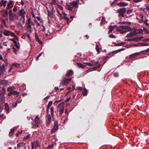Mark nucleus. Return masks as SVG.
I'll return each mask as SVG.
<instances>
[{
	"instance_id": "nucleus-20",
	"label": "nucleus",
	"mask_w": 149,
	"mask_h": 149,
	"mask_svg": "<svg viewBox=\"0 0 149 149\" xmlns=\"http://www.w3.org/2000/svg\"><path fill=\"white\" fill-rule=\"evenodd\" d=\"M139 53H135L132 54L130 55V58H134L136 56H137L139 54Z\"/></svg>"
},
{
	"instance_id": "nucleus-16",
	"label": "nucleus",
	"mask_w": 149,
	"mask_h": 149,
	"mask_svg": "<svg viewBox=\"0 0 149 149\" xmlns=\"http://www.w3.org/2000/svg\"><path fill=\"white\" fill-rule=\"evenodd\" d=\"M143 30L142 29H138L134 31L135 34L141 33L142 32Z\"/></svg>"
},
{
	"instance_id": "nucleus-8",
	"label": "nucleus",
	"mask_w": 149,
	"mask_h": 149,
	"mask_svg": "<svg viewBox=\"0 0 149 149\" xmlns=\"http://www.w3.org/2000/svg\"><path fill=\"white\" fill-rule=\"evenodd\" d=\"M18 149L19 148H23L25 147V149L26 148V147L25 145V143H20L18 144L17 146Z\"/></svg>"
},
{
	"instance_id": "nucleus-42",
	"label": "nucleus",
	"mask_w": 149,
	"mask_h": 149,
	"mask_svg": "<svg viewBox=\"0 0 149 149\" xmlns=\"http://www.w3.org/2000/svg\"><path fill=\"white\" fill-rule=\"evenodd\" d=\"M36 41L39 42L40 45H42V42L41 40L39 39V38L37 39L36 40Z\"/></svg>"
},
{
	"instance_id": "nucleus-15",
	"label": "nucleus",
	"mask_w": 149,
	"mask_h": 149,
	"mask_svg": "<svg viewBox=\"0 0 149 149\" xmlns=\"http://www.w3.org/2000/svg\"><path fill=\"white\" fill-rule=\"evenodd\" d=\"M107 22L106 21L105 17H103L101 21L100 22V24L101 25H103L106 24Z\"/></svg>"
},
{
	"instance_id": "nucleus-17",
	"label": "nucleus",
	"mask_w": 149,
	"mask_h": 149,
	"mask_svg": "<svg viewBox=\"0 0 149 149\" xmlns=\"http://www.w3.org/2000/svg\"><path fill=\"white\" fill-rule=\"evenodd\" d=\"M7 1H4V0H2L0 3V5L1 6H3L4 7L6 6V3L7 2Z\"/></svg>"
},
{
	"instance_id": "nucleus-53",
	"label": "nucleus",
	"mask_w": 149,
	"mask_h": 149,
	"mask_svg": "<svg viewBox=\"0 0 149 149\" xmlns=\"http://www.w3.org/2000/svg\"><path fill=\"white\" fill-rule=\"evenodd\" d=\"M109 37L112 38H116V37L115 36L113 35L112 34H110L109 35Z\"/></svg>"
},
{
	"instance_id": "nucleus-27",
	"label": "nucleus",
	"mask_w": 149,
	"mask_h": 149,
	"mask_svg": "<svg viewBox=\"0 0 149 149\" xmlns=\"http://www.w3.org/2000/svg\"><path fill=\"white\" fill-rule=\"evenodd\" d=\"M65 104V102H63L59 104L58 106V108H60V107H64V105Z\"/></svg>"
},
{
	"instance_id": "nucleus-36",
	"label": "nucleus",
	"mask_w": 149,
	"mask_h": 149,
	"mask_svg": "<svg viewBox=\"0 0 149 149\" xmlns=\"http://www.w3.org/2000/svg\"><path fill=\"white\" fill-rule=\"evenodd\" d=\"M52 103L53 102L52 101H50L48 104L47 107V108L49 109V107L52 105Z\"/></svg>"
},
{
	"instance_id": "nucleus-52",
	"label": "nucleus",
	"mask_w": 149,
	"mask_h": 149,
	"mask_svg": "<svg viewBox=\"0 0 149 149\" xmlns=\"http://www.w3.org/2000/svg\"><path fill=\"white\" fill-rule=\"evenodd\" d=\"M141 45L142 46H148V44L146 43H141Z\"/></svg>"
},
{
	"instance_id": "nucleus-55",
	"label": "nucleus",
	"mask_w": 149,
	"mask_h": 149,
	"mask_svg": "<svg viewBox=\"0 0 149 149\" xmlns=\"http://www.w3.org/2000/svg\"><path fill=\"white\" fill-rule=\"evenodd\" d=\"M133 45V46H134L135 47H137V46H141V43L140 44L139 43H138L137 44H134Z\"/></svg>"
},
{
	"instance_id": "nucleus-60",
	"label": "nucleus",
	"mask_w": 149,
	"mask_h": 149,
	"mask_svg": "<svg viewBox=\"0 0 149 149\" xmlns=\"http://www.w3.org/2000/svg\"><path fill=\"white\" fill-rule=\"evenodd\" d=\"M71 97H70L68 99H66L65 101V102H68L71 99Z\"/></svg>"
},
{
	"instance_id": "nucleus-6",
	"label": "nucleus",
	"mask_w": 149,
	"mask_h": 149,
	"mask_svg": "<svg viewBox=\"0 0 149 149\" xmlns=\"http://www.w3.org/2000/svg\"><path fill=\"white\" fill-rule=\"evenodd\" d=\"M16 95V97L18 96L19 95V92L15 91L14 90L13 91L11 92H10L8 94V95L9 96H10L11 95Z\"/></svg>"
},
{
	"instance_id": "nucleus-51",
	"label": "nucleus",
	"mask_w": 149,
	"mask_h": 149,
	"mask_svg": "<svg viewBox=\"0 0 149 149\" xmlns=\"http://www.w3.org/2000/svg\"><path fill=\"white\" fill-rule=\"evenodd\" d=\"M13 65L16 67L18 68L19 66V65L18 63H14L13 64Z\"/></svg>"
},
{
	"instance_id": "nucleus-56",
	"label": "nucleus",
	"mask_w": 149,
	"mask_h": 149,
	"mask_svg": "<svg viewBox=\"0 0 149 149\" xmlns=\"http://www.w3.org/2000/svg\"><path fill=\"white\" fill-rule=\"evenodd\" d=\"M0 67L2 68H3V70H4V71H5V70H6L5 66L4 64H3L2 65V66L1 67Z\"/></svg>"
},
{
	"instance_id": "nucleus-35",
	"label": "nucleus",
	"mask_w": 149,
	"mask_h": 149,
	"mask_svg": "<svg viewBox=\"0 0 149 149\" xmlns=\"http://www.w3.org/2000/svg\"><path fill=\"white\" fill-rule=\"evenodd\" d=\"M101 66V64H99L97 65L96 66L92 68L93 70H97V68H100Z\"/></svg>"
},
{
	"instance_id": "nucleus-59",
	"label": "nucleus",
	"mask_w": 149,
	"mask_h": 149,
	"mask_svg": "<svg viewBox=\"0 0 149 149\" xmlns=\"http://www.w3.org/2000/svg\"><path fill=\"white\" fill-rule=\"evenodd\" d=\"M2 89L3 91L4 92V93H5L6 91L5 87L4 86H3L2 87Z\"/></svg>"
},
{
	"instance_id": "nucleus-4",
	"label": "nucleus",
	"mask_w": 149,
	"mask_h": 149,
	"mask_svg": "<svg viewBox=\"0 0 149 149\" xmlns=\"http://www.w3.org/2000/svg\"><path fill=\"white\" fill-rule=\"evenodd\" d=\"M72 78H69L66 79L64 78L63 79L61 83V84L63 85H66L71 81Z\"/></svg>"
},
{
	"instance_id": "nucleus-54",
	"label": "nucleus",
	"mask_w": 149,
	"mask_h": 149,
	"mask_svg": "<svg viewBox=\"0 0 149 149\" xmlns=\"http://www.w3.org/2000/svg\"><path fill=\"white\" fill-rule=\"evenodd\" d=\"M113 75L116 77H118V73L117 72H115L113 74Z\"/></svg>"
},
{
	"instance_id": "nucleus-37",
	"label": "nucleus",
	"mask_w": 149,
	"mask_h": 149,
	"mask_svg": "<svg viewBox=\"0 0 149 149\" xmlns=\"http://www.w3.org/2000/svg\"><path fill=\"white\" fill-rule=\"evenodd\" d=\"M1 81V83H0V84H5V85H6L8 83V81L5 80Z\"/></svg>"
},
{
	"instance_id": "nucleus-25",
	"label": "nucleus",
	"mask_w": 149,
	"mask_h": 149,
	"mask_svg": "<svg viewBox=\"0 0 149 149\" xmlns=\"http://www.w3.org/2000/svg\"><path fill=\"white\" fill-rule=\"evenodd\" d=\"M15 131V128H12L11 129L10 131L9 132V135L10 136H12L13 135Z\"/></svg>"
},
{
	"instance_id": "nucleus-31",
	"label": "nucleus",
	"mask_w": 149,
	"mask_h": 149,
	"mask_svg": "<svg viewBox=\"0 0 149 149\" xmlns=\"http://www.w3.org/2000/svg\"><path fill=\"white\" fill-rule=\"evenodd\" d=\"M32 143L33 144V145L34 146H36L37 147H38L40 146L39 142L37 141L32 142Z\"/></svg>"
},
{
	"instance_id": "nucleus-12",
	"label": "nucleus",
	"mask_w": 149,
	"mask_h": 149,
	"mask_svg": "<svg viewBox=\"0 0 149 149\" xmlns=\"http://www.w3.org/2000/svg\"><path fill=\"white\" fill-rule=\"evenodd\" d=\"M67 5L68 6V8H67V9L68 10L72 11V9L74 8V6L71 3H70V5H68V3H66Z\"/></svg>"
},
{
	"instance_id": "nucleus-40",
	"label": "nucleus",
	"mask_w": 149,
	"mask_h": 149,
	"mask_svg": "<svg viewBox=\"0 0 149 149\" xmlns=\"http://www.w3.org/2000/svg\"><path fill=\"white\" fill-rule=\"evenodd\" d=\"M24 35L25 36H27L29 38H30V36L27 33H24Z\"/></svg>"
},
{
	"instance_id": "nucleus-2",
	"label": "nucleus",
	"mask_w": 149,
	"mask_h": 149,
	"mask_svg": "<svg viewBox=\"0 0 149 149\" xmlns=\"http://www.w3.org/2000/svg\"><path fill=\"white\" fill-rule=\"evenodd\" d=\"M126 9L125 8H119L118 10V12L119 13L118 16L120 17L122 16L123 17H125V14L126 12Z\"/></svg>"
},
{
	"instance_id": "nucleus-28",
	"label": "nucleus",
	"mask_w": 149,
	"mask_h": 149,
	"mask_svg": "<svg viewBox=\"0 0 149 149\" xmlns=\"http://www.w3.org/2000/svg\"><path fill=\"white\" fill-rule=\"evenodd\" d=\"M10 35L11 36H13L15 37V39H18L17 36L14 33L12 32L11 31H10Z\"/></svg>"
},
{
	"instance_id": "nucleus-13",
	"label": "nucleus",
	"mask_w": 149,
	"mask_h": 149,
	"mask_svg": "<svg viewBox=\"0 0 149 149\" xmlns=\"http://www.w3.org/2000/svg\"><path fill=\"white\" fill-rule=\"evenodd\" d=\"M13 3V1L10 0V1L9 3L7 5V7H6V9L7 10H8L9 9H11L12 8L13 6V5H12L11 4Z\"/></svg>"
},
{
	"instance_id": "nucleus-23",
	"label": "nucleus",
	"mask_w": 149,
	"mask_h": 149,
	"mask_svg": "<svg viewBox=\"0 0 149 149\" xmlns=\"http://www.w3.org/2000/svg\"><path fill=\"white\" fill-rule=\"evenodd\" d=\"M54 107H52L51 108V114L52 116V118H54Z\"/></svg>"
},
{
	"instance_id": "nucleus-30",
	"label": "nucleus",
	"mask_w": 149,
	"mask_h": 149,
	"mask_svg": "<svg viewBox=\"0 0 149 149\" xmlns=\"http://www.w3.org/2000/svg\"><path fill=\"white\" fill-rule=\"evenodd\" d=\"M87 90L86 88H85L83 90V94L84 95H87Z\"/></svg>"
},
{
	"instance_id": "nucleus-46",
	"label": "nucleus",
	"mask_w": 149,
	"mask_h": 149,
	"mask_svg": "<svg viewBox=\"0 0 149 149\" xmlns=\"http://www.w3.org/2000/svg\"><path fill=\"white\" fill-rule=\"evenodd\" d=\"M58 130V129H56L54 127V128H53L51 130V133L52 134L54 133L55 132L56 130Z\"/></svg>"
},
{
	"instance_id": "nucleus-26",
	"label": "nucleus",
	"mask_w": 149,
	"mask_h": 149,
	"mask_svg": "<svg viewBox=\"0 0 149 149\" xmlns=\"http://www.w3.org/2000/svg\"><path fill=\"white\" fill-rule=\"evenodd\" d=\"M15 88L13 87L10 86L8 87L7 89V91L9 92H11L13 91L14 90Z\"/></svg>"
},
{
	"instance_id": "nucleus-32",
	"label": "nucleus",
	"mask_w": 149,
	"mask_h": 149,
	"mask_svg": "<svg viewBox=\"0 0 149 149\" xmlns=\"http://www.w3.org/2000/svg\"><path fill=\"white\" fill-rule=\"evenodd\" d=\"M14 19V14L9 16V20L10 21H13Z\"/></svg>"
},
{
	"instance_id": "nucleus-3",
	"label": "nucleus",
	"mask_w": 149,
	"mask_h": 149,
	"mask_svg": "<svg viewBox=\"0 0 149 149\" xmlns=\"http://www.w3.org/2000/svg\"><path fill=\"white\" fill-rule=\"evenodd\" d=\"M40 122V120L38 117V116H37L33 120L32 124L36 127H38Z\"/></svg>"
},
{
	"instance_id": "nucleus-47",
	"label": "nucleus",
	"mask_w": 149,
	"mask_h": 149,
	"mask_svg": "<svg viewBox=\"0 0 149 149\" xmlns=\"http://www.w3.org/2000/svg\"><path fill=\"white\" fill-rule=\"evenodd\" d=\"M109 27L110 28L109 30V33H110L113 30L114 28V26L111 27V26H110Z\"/></svg>"
},
{
	"instance_id": "nucleus-57",
	"label": "nucleus",
	"mask_w": 149,
	"mask_h": 149,
	"mask_svg": "<svg viewBox=\"0 0 149 149\" xmlns=\"http://www.w3.org/2000/svg\"><path fill=\"white\" fill-rule=\"evenodd\" d=\"M63 18L64 19L66 20L67 21V22H68V21L69 20V18L68 17H66L65 16H64V18Z\"/></svg>"
},
{
	"instance_id": "nucleus-49",
	"label": "nucleus",
	"mask_w": 149,
	"mask_h": 149,
	"mask_svg": "<svg viewBox=\"0 0 149 149\" xmlns=\"http://www.w3.org/2000/svg\"><path fill=\"white\" fill-rule=\"evenodd\" d=\"M10 40H11V41H12L14 44H16V43L17 42L15 40V39L14 38H10Z\"/></svg>"
},
{
	"instance_id": "nucleus-1",
	"label": "nucleus",
	"mask_w": 149,
	"mask_h": 149,
	"mask_svg": "<svg viewBox=\"0 0 149 149\" xmlns=\"http://www.w3.org/2000/svg\"><path fill=\"white\" fill-rule=\"evenodd\" d=\"M117 29L121 33H123L127 32V30L130 31L131 29V28L128 26H121L118 27Z\"/></svg>"
},
{
	"instance_id": "nucleus-50",
	"label": "nucleus",
	"mask_w": 149,
	"mask_h": 149,
	"mask_svg": "<svg viewBox=\"0 0 149 149\" xmlns=\"http://www.w3.org/2000/svg\"><path fill=\"white\" fill-rule=\"evenodd\" d=\"M54 146V144H53L51 145H49L48 146L47 149H49L50 148L53 147Z\"/></svg>"
},
{
	"instance_id": "nucleus-10",
	"label": "nucleus",
	"mask_w": 149,
	"mask_h": 149,
	"mask_svg": "<svg viewBox=\"0 0 149 149\" xmlns=\"http://www.w3.org/2000/svg\"><path fill=\"white\" fill-rule=\"evenodd\" d=\"M143 38V36L137 37H136L132 38V41H134L135 42L138 41L140 40Z\"/></svg>"
},
{
	"instance_id": "nucleus-41",
	"label": "nucleus",
	"mask_w": 149,
	"mask_h": 149,
	"mask_svg": "<svg viewBox=\"0 0 149 149\" xmlns=\"http://www.w3.org/2000/svg\"><path fill=\"white\" fill-rule=\"evenodd\" d=\"M43 54V52H41L39 54V55L37 56V57H36V59H37V60H38L39 57L41 56Z\"/></svg>"
},
{
	"instance_id": "nucleus-61",
	"label": "nucleus",
	"mask_w": 149,
	"mask_h": 149,
	"mask_svg": "<svg viewBox=\"0 0 149 149\" xmlns=\"http://www.w3.org/2000/svg\"><path fill=\"white\" fill-rule=\"evenodd\" d=\"M17 10V8L16 6H14L13 9V11L14 12H16Z\"/></svg>"
},
{
	"instance_id": "nucleus-22",
	"label": "nucleus",
	"mask_w": 149,
	"mask_h": 149,
	"mask_svg": "<svg viewBox=\"0 0 149 149\" xmlns=\"http://www.w3.org/2000/svg\"><path fill=\"white\" fill-rule=\"evenodd\" d=\"M58 108L59 109V114H62L64 112V107H60Z\"/></svg>"
},
{
	"instance_id": "nucleus-7",
	"label": "nucleus",
	"mask_w": 149,
	"mask_h": 149,
	"mask_svg": "<svg viewBox=\"0 0 149 149\" xmlns=\"http://www.w3.org/2000/svg\"><path fill=\"white\" fill-rule=\"evenodd\" d=\"M26 13V12L23 9H21L18 13L19 15L23 19H24L25 15L24 14Z\"/></svg>"
},
{
	"instance_id": "nucleus-14",
	"label": "nucleus",
	"mask_w": 149,
	"mask_h": 149,
	"mask_svg": "<svg viewBox=\"0 0 149 149\" xmlns=\"http://www.w3.org/2000/svg\"><path fill=\"white\" fill-rule=\"evenodd\" d=\"M73 72L72 70H69L68 73L66 74L65 75L67 76V77H69L70 76H71L73 74Z\"/></svg>"
},
{
	"instance_id": "nucleus-5",
	"label": "nucleus",
	"mask_w": 149,
	"mask_h": 149,
	"mask_svg": "<svg viewBox=\"0 0 149 149\" xmlns=\"http://www.w3.org/2000/svg\"><path fill=\"white\" fill-rule=\"evenodd\" d=\"M52 115L50 114L46 115V117L47 118L46 120V126L48 127L52 122Z\"/></svg>"
},
{
	"instance_id": "nucleus-21",
	"label": "nucleus",
	"mask_w": 149,
	"mask_h": 149,
	"mask_svg": "<svg viewBox=\"0 0 149 149\" xmlns=\"http://www.w3.org/2000/svg\"><path fill=\"white\" fill-rule=\"evenodd\" d=\"M54 127L56 129H58V123L57 121H55L54 122Z\"/></svg>"
},
{
	"instance_id": "nucleus-63",
	"label": "nucleus",
	"mask_w": 149,
	"mask_h": 149,
	"mask_svg": "<svg viewBox=\"0 0 149 149\" xmlns=\"http://www.w3.org/2000/svg\"><path fill=\"white\" fill-rule=\"evenodd\" d=\"M30 136V135H29L26 136H24V139H27Z\"/></svg>"
},
{
	"instance_id": "nucleus-11",
	"label": "nucleus",
	"mask_w": 149,
	"mask_h": 149,
	"mask_svg": "<svg viewBox=\"0 0 149 149\" xmlns=\"http://www.w3.org/2000/svg\"><path fill=\"white\" fill-rule=\"evenodd\" d=\"M4 109L7 113L9 112V106L7 103H5Z\"/></svg>"
},
{
	"instance_id": "nucleus-44",
	"label": "nucleus",
	"mask_w": 149,
	"mask_h": 149,
	"mask_svg": "<svg viewBox=\"0 0 149 149\" xmlns=\"http://www.w3.org/2000/svg\"><path fill=\"white\" fill-rule=\"evenodd\" d=\"M85 63L86 64L88 65V66H94V64H93L91 63Z\"/></svg>"
},
{
	"instance_id": "nucleus-34",
	"label": "nucleus",
	"mask_w": 149,
	"mask_h": 149,
	"mask_svg": "<svg viewBox=\"0 0 149 149\" xmlns=\"http://www.w3.org/2000/svg\"><path fill=\"white\" fill-rule=\"evenodd\" d=\"M96 49L97 51V52L98 53H99L100 52V48H99V46L98 45H96Z\"/></svg>"
},
{
	"instance_id": "nucleus-48",
	"label": "nucleus",
	"mask_w": 149,
	"mask_h": 149,
	"mask_svg": "<svg viewBox=\"0 0 149 149\" xmlns=\"http://www.w3.org/2000/svg\"><path fill=\"white\" fill-rule=\"evenodd\" d=\"M17 105V102H15V103H13L12 104V106L14 107H15Z\"/></svg>"
},
{
	"instance_id": "nucleus-62",
	"label": "nucleus",
	"mask_w": 149,
	"mask_h": 149,
	"mask_svg": "<svg viewBox=\"0 0 149 149\" xmlns=\"http://www.w3.org/2000/svg\"><path fill=\"white\" fill-rule=\"evenodd\" d=\"M35 22L37 24L38 26H40V23L36 20H35Z\"/></svg>"
},
{
	"instance_id": "nucleus-45",
	"label": "nucleus",
	"mask_w": 149,
	"mask_h": 149,
	"mask_svg": "<svg viewBox=\"0 0 149 149\" xmlns=\"http://www.w3.org/2000/svg\"><path fill=\"white\" fill-rule=\"evenodd\" d=\"M133 10L132 9H130L127 10V13L128 14H130L132 12Z\"/></svg>"
},
{
	"instance_id": "nucleus-18",
	"label": "nucleus",
	"mask_w": 149,
	"mask_h": 149,
	"mask_svg": "<svg viewBox=\"0 0 149 149\" xmlns=\"http://www.w3.org/2000/svg\"><path fill=\"white\" fill-rule=\"evenodd\" d=\"M134 35H135V33L134 31L130 32L129 33L127 34L126 37H131Z\"/></svg>"
},
{
	"instance_id": "nucleus-24",
	"label": "nucleus",
	"mask_w": 149,
	"mask_h": 149,
	"mask_svg": "<svg viewBox=\"0 0 149 149\" xmlns=\"http://www.w3.org/2000/svg\"><path fill=\"white\" fill-rule=\"evenodd\" d=\"M77 64L79 68H84L86 67V65H84L80 63H77Z\"/></svg>"
},
{
	"instance_id": "nucleus-64",
	"label": "nucleus",
	"mask_w": 149,
	"mask_h": 149,
	"mask_svg": "<svg viewBox=\"0 0 149 149\" xmlns=\"http://www.w3.org/2000/svg\"><path fill=\"white\" fill-rule=\"evenodd\" d=\"M143 52L145 53L149 52V48L148 49H147L146 50L144 51Z\"/></svg>"
},
{
	"instance_id": "nucleus-29",
	"label": "nucleus",
	"mask_w": 149,
	"mask_h": 149,
	"mask_svg": "<svg viewBox=\"0 0 149 149\" xmlns=\"http://www.w3.org/2000/svg\"><path fill=\"white\" fill-rule=\"evenodd\" d=\"M4 70L1 67H0V77L1 75H3L4 74Z\"/></svg>"
},
{
	"instance_id": "nucleus-38",
	"label": "nucleus",
	"mask_w": 149,
	"mask_h": 149,
	"mask_svg": "<svg viewBox=\"0 0 149 149\" xmlns=\"http://www.w3.org/2000/svg\"><path fill=\"white\" fill-rule=\"evenodd\" d=\"M125 42H121L119 43L116 44L115 45V46H120L124 45Z\"/></svg>"
},
{
	"instance_id": "nucleus-39",
	"label": "nucleus",
	"mask_w": 149,
	"mask_h": 149,
	"mask_svg": "<svg viewBox=\"0 0 149 149\" xmlns=\"http://www.w3.org/2000/svg\"><path fill=\"white\" fill-rule=\"evenodd\" d=\"M91 62L92 63V64H94V65L98 63H99V61H94V60L92 61Z\"/></svg>"
},
{
	"instance_id": "nucleus-33",
	"label": "nucleus",
	"mask_w": 149,
	"mask_h": 149,
	"mask_svg": "<svg viewBox=\"0 0 149 149\" xmlns=\"http://www.w3.org/2000/svg\"><path fill=\"white\" fill-rule=\"evenodd\" d=\"M71 3L74 7H76L78 4L77 2V1H74L72 2Z\"/></svg>"
},
{
	"instance_id": "nucleus-9",
	"label": "nucleus",
	"mask_w": 149,
	"mask_h": 149,
	"mask_svg": "<svg viewBox=\"0 0 149 149\" xmlns=\"http://www.w3.org/2000/svg\"><path fill=\"white\" fill-rule=\"evenodd\" d=\"M116 5L119 7H123L127 6L128 5V3H127L122 2L117 3Z\"/></svg>"
},
{
	"instance_id": "nucleus-19",
	"label": "nucleus",
	"mask_w": 149,
	"mask_h": 149,
	"mask_svg": "<svg viewBox=\"0 0 149 149\" xmlns=\"http://www.w3.org/2000/svg\"><path fill=\"white\" fill-rule=\"evenodd\" d=\"M10 31H8L6 30H4L3 34L6 36H9L10 35Z\"/></svg>"
},
{
	"instance_id": "nucleus-58",
	"label": "nucleus",
	"mask_w": 149,
	"mask_h": 149,
	"mask_svg": "<svg viewBox=\"0 0 149 149\" xmlns=\"http://www.w3.org/2000/svg\"><path fill=\"white\" fill-rule=\"evenodd\" d=\"M9 16L12 15H13L14 14H13L12 11L11 10H10L9 11Z\"/></svg>"
},
{
	"instance_id": "nucleus-43",
	"label": "nucleus",
	"mask_w": 149,
	"mask_h": 149,
	"mask_svg": "<svg viewBox=\"0 0 149 149\" xmlns=\"http://www.w3.org/2000/svg\"><path fill=\"white\" fill-rule=\"evenodd\" d=\"M143 30L145 31V33L149 34V31L145 27L143 28Z\"/></svg>"
}]
</instances>
